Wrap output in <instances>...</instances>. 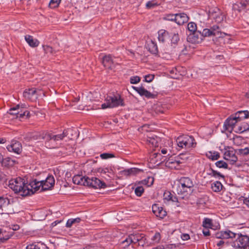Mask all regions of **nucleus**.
<instances>
[{
	"mask_svg": "<svg viewBox=\"0 0 249 249\" xmlns=\"http://www.w3.org/2000/svg\"><path fill=\"white\" fill-rule=\"evenodd\" d=\"M216 236L217 238L231 239V245L235 249H248L249 236L245 233H235L227 230L217 233Z\"/></svg>",
	"mask_w": 249,
	"mask_h": 249,
	"instance_id": "1",
	"label": "nucleus"
},
{
	"mask_svg": "<svg viewBox=\"0 0 249 249\" xmlns=\"http://www.w3.org/2000/svg\"><path fill=\"white\" fill-rule=\"evenodd\" d=\"M9 186L15 193L18 194L22 196L35 193L31 182L28 184L24 179L19 177L11 179L9 181Z\"/></svg>",
	"mask_w": 249,
	"mask_h": 249,
	"instance_id": "2",
	"label": "nucleus"
},
{
	"mask_svg": "<svg viewBox=\"0 0 249 249\" xmlns=\"http://www.w3.org/2000/svg\"><path fill=\"white\" fill-rule=\"evenodd\" d=\"M194 186V183L191 178L188 177H182L173 188L182 198H184L192 194Z\"/></svg>",
	"mask_w": 249,
	"mask_h": 249,
	"instance_id": "3",
	"label": "nucleus"
},
{
	"mask_svg": "<svg viewBox=\"0 0 249 249\" xmlns=\"http://www.w3.org/2000/svg\"><path fill=\"white\" fill-rule=\"evenodd\" d=\"M72 130L69 129L67 130H64L62 134L57 135H53L50 133H37L33 137V139L36 140H40L44 139L46 140L45 145L47 147L53 148L55 145L53 142L62 140L65 137H66L69 132Z\"/></svg>",
	"mask_w": 249,
	"mask_h": 249,
	"instance_id": "4",
	"label": "nucleus"
},
{
	"mask_svg": "<svg viewBox=\"0 0 249 249\" xmlns=\"http://www.w3.org/2000/svg\"><path fill=\"white\" fill-rule=\"evenodd\" d=\"M55 180L52 176H49L45 180L37 181L35 179L31 181V184L33 185V189L35 193L40 190L41 191L47 190L53 187L54 184Z\"/></svg>",
	"mask_w": 249,
	"mask_h": 249,
	"instance_id": "5",
	"label": "nucleus"
},
{
	"mask_svg": "<svg viewBox=\"0 0 249 249\" xmlns=\"http://www.w3.org/2000/svg\"><path fill=\"white\" fill-rule=\"evenodd\" d=\"M176 142L178 147L180 148H194L196 145L194 138L189 135H182L178 137L176 139Z\"/></svg>",
	"mask_w": 249,
	"mask_h": 249,
	"instance_id": "6",
	"label": "nucleus"
},
{
	"mask_svg": "<svg viewBox=\"0 0 249 249\" xmlns=\"http://www.w3.org/2000/svg\"><path fill=\"white\" fill-rule=\"evenodd\" d=\"M240 113L245 114V116H244V117H247L248 116V110L239 111L234 115H231L224 122V125L225 127L226 130L229 131L233 130L235 124L240 121L239 120V118H240L239 115H240Z\"/></svg>",
	"mask_w": 249,
	"mask_h": 249,
	"instance_id": "7",
	"label": "nucleus"
},
{
	"mask_svg": "<svg viewBox=\"0 0 249 249\" xmlns=\"http://www.w3.org/2000/svg\"><path fill=\"white\" fill-rule=\"evenodd\" d=\"M123 106V100L120 96H107L106 99V103L102 105V108H112L119 106Z\"/></svg>",
	"mask_w": 249,
	"mask_h": 249,
	"instance_id": "8",
	"label": "nucleus"
},
{
	"mask_svg": "<svg viewBox=\"0 0 249 249\" xmlns=\"http://www.w3.org/2000/svg\"><path fill=\"white\" fill-rule=\"evenodd\" d=\"M25 105H17L15 107L11 108L9 109L8 113L11 115H16L17 118H22L25 116H28L29 112L24 110L26 108Z\"/></svg>",
	"mask_w": 249,
	"mask_h": 249,
	"instance_id": "9",
	"label": "nucleus"
},
{
	"mask_svg": "<svg viewBox=\"0 0 249 249\" xmlns=\"http://www.w3.org/2000/svg\"><path fill=\"white\" fill-rule=\"evenodd\" d=\"M87 181L86 186L94 188H105L106 187V183L95 177L89 178L87 177Z\"/></svg>",
	"mask_w": 249,
	"mask_h": 249,
	"instance_id": "10",
	"label": "nucleus"
},
{
	"mask_svg": "<svg viewBox=\"0 0 249 249\" xmlns=\"http://www.w3.org/2000/svg\"><path fill=\"white\" fill-rule=\"evenodd\" d=\"M201 33L203 37H210L211 36H220L222 34L219 27L217 25H213L210 29H204Z\"/></svg>",
	"mask_w": 249,
	"mask_h": 249,
	"instance_id": "11",
	"label": "nucleus"
},
{
	"mask_svg": "<svg viewBox=\"0 0 249 249\" xmlns=\"http://www.w3.org/2000/svg\"><path fill=\"white\" fill-rule=\"evenodd\" d=\"M41 90H36L34 88L26 89L24 90L23 95L24 97L28 100L35 101L38 98V94Z\"/></svg>",
	"mask_w": 249,
	"mask_h": 249,
	"instance_id": "12",
	"label": "nucleus"
},
{
	"mask_svg": "<svg viewBox=\"0 0 249 249\" xmlns=\"http://www.w3.org/2000/svg\"><path fill=\"white\" fill-rule=\"evenodd\" d=\"M209 17L213 18L216 22H221L224 19V15L218 8L215 7L209 11Z\"/></svg>",
	"mask_w": 249,
	"mask_h": 249,
	"instance_id": "13",
	"label": "nucleus"
},
{
	"mask_svg": "<svg viewBox=\"0 0 249 249\" xmlns=\"http://www.w3.org/2000/svg\"><path fill=\"white\" fill-rule=\"evenodd\" d=\"M203 36L201 32L197 31L196 32L190 33L187 37L189 42L192 43H199L202 40Z\"/></svg>",
	"mask_w": 249,
	"mask_h": 249,
	"instance_id": "14",
	"label": "nucleus"
},
{
	"mask_svg": "<svg viewBox=\"0 0 249 249\" xmlns=\"http://www.w3.org/2000/svg\"><path fill=\"white\" fill-rule=\"evenodd\" d=\"M236 152L230 148L225 149L224 153V158L227 160L230 161L231 164H233L237 160V158L235 155Z\"/></svg>",
	"mask_w": 249,
	"mask_h": 249,
	"instance_id": "15",
	"label": "nucleus"
},
{
	"mask_svg": "<svg viewBox=\"0 0 249 249\" xmlns=\"http://www.w3.org/2000/svg\"><path fill=\"white\" fill-rule=\"evenodd\" d=\"M167 158L162 157L160 153H154L150 156V161L152 163L157 165L160 164L162 162H165Z\"/></svg>",
	"mask_w": 249,
	"mask_h": 249,
	"instance_id": "16",
	"label": "nucleus"
},
{
	"mask_svg": "<svg viewBox=\"0 0 249 249\" xmlns=\"http://www.w3.org/2000/svg\"><path fill=\"white\" fill-rule=\"evenodd\" d=\"M182 162V161L178 160V158L176 159L175 158L170 157L168 159H167L166 161H165V165L166 167L171 169H177Z\"/></svg>",
	"mask_w": 249,
	"mask_h": 249,
	"instance_id": "17",
	"label": "nucleus"
},
{
	"mask_svg": "<svg viewBox=\"0 0 249 249\" xmlns=\"http://www.w3.org/2000/svg\"><path fill=\"white\" fill-rule=\"evenodd\" d=\"M7 149L9 152L19 154L22 151V146L19 142L13 141L7 146Z\"/></svg>",
	"mask_w": 249,
	"mask_h": 249,
	"instance_id": "18",
	"label": "nucleus"
},
{
	"mask_svg": "<svg viewBox=\"0 0 249 249\" xmlns=\"http://www.w3.org/2000/svg\"><path fill=\"white\" fill-rule=\"evenodd\" d=\"M102 63L105 67L112 70L115 67V62L110 55H105L102 58Z\"/></svg>",
	"mask_w": 249,
	"mask_h": 249,
	"instance_id": "19",
	"label": "nucleus"
},
{
	"mask_svg": "<svg viewBox=\"0 0 249 249\" xmlns=\"http://www.w3.org/2000/svg\"><path fill=\"white\" fill-rule=\"evenodd\" d=\"M152 211L156 216L160 218H164L166 215V212L158 204H154L152 206Z\"/></svg>",
	"mask_w": 249,
	"mask_h": 249,
	"instance_id": "20",
	"label": "nucleus"
},
{
	"mask_svg": "<svg viewBox=\"0 0 249 249\" xmlns=\"http://www.w3.org/2000/svg\"><path fill=\"white\" fill-rule=\"evenodd\" d=\"M72 181L75 184L86 186L87 177L79 175H75L72 178Z\"/></svg>",
	"mask_w": 249,
	"mask_h": 249,
	"instance_id": "21",
	"label": "nucleus"
},
{
	"mask_svg": "<svg viewBox=\"0 0 249 249\" xmlns=\"http://www.w3.org/2000/svg\"><path fill=\"white\" fill-rule=\"evenodd\" d=\"M163 197L164 203H167L170 201L175 202H178V198L169 191H165L163 194Z\"/></svg>",
	"mask_w": 249,
	"mask_h": 249,
	"instance_id": "22",
	"label": "nucleus"
},
{
	"mask_svg": "<svg viewBox=\"0 0 249 249\" xmlns=\"http://www.w3.org/2000/svg\"><path fill=\"white\" fill-rule=\"evenodd\" d=\"M133 88L141 96H144L145 97L150 98L153 97V94L145 89L143 87H135Z\"/></svg>",
	"mask_w": 249,
	"mask_h": 249,
	"instance_id": "23",
	"label": "nucleus"
},
{
	"mask_svg": "<svg viewBox=\"0 0 249 249\" xmlns=\"http://www.w3.org/2000/svg\"><path fill=\"white\" fill-rule=\"evenodd\" d=\"M188 20V17L185 13L176 14V22L178 25H182Z\"/></svg>",
	"mask_w": 249,
	"mask_h": 249,
	"instance_id": "24",
	"label": "nucleus"
},
{
	"mask_svg": "<svg viewBox=\"0 0 249 249\" xmlns=\"http://www.w3.org/2000/svg\"><path fill=\"white\" fill-rule=\"evenodd\" d=\"M25 39L31 47H36L39 45L38 41L36 39H34L33 37L31 36H25Z\"/></svg>",
	"mask_w": 249,
	"mask_h": 249,
	"instance_id": "25",
	"label": "nucleus"
},
{
	"mask_svg": "<svg viewBox=\"0 0 249 249\" xmlns=\"http://www.w3.org/2000/svg\"><path fill=\"white\" fill-rule=\"evenodd\" d=\"M248 7L247 6V4L245 2H241L234 3L233 4L232 9L235 11H238L239 12L241 11L242 10L247 9Z\"/></svg>",
	"mask_w": 249,
	"mask_h": 249,
	"instance_id": "26",
	"label": "nucleus"
},
{
	"mask_svg": "<svg viewBox=\"0 0 249 249\" xmlns=\"http://www.w3.org/2000/svg\"><path fill=\"white\" fill-rule=\"evenodd\" d=\"M235 129L236 133H242L249 130V125L247 123L244 122L237 127H235Z\"/></svg>",
	"mask_w": 249,
	"mask_h": 249,
	"instance_id": "27",
	"label": "nucleus"
},
{
	"mask_svg": "<svg viewBox=\"0 0 249 249\" xmlns=\"http://www.w3.org/2000/svg\"><path fill=\"white\" fill-rule=\"evenodd\" d=\"M142 170L139 168H132L128 170H124V175L126 176H134L142 172Z\"/></svg>",
	"mask_w": 249,
	"mask_h": 249,
	"instance_id": "28",
	"label": "nucleus"
},
{
	"mask_svg": "<svg viewBox=\"0 0 249 249\" xmlns=\"http://www.w3.org/2000/svg\"><path fill=\"white\" fill-rule=\"evenodd\" d=\"M168 32L165 30H160L158 32V39L160 42H164L168 37Z\"/></svg>",
	"mask_w": 249,
	"mask_h": 249,
	"instance_id": "29",
	"label": "nucleus"
},
{
	"mask_svg": "<svg viewBox=\"0 0 249 249\" xmlns=\"http://www.w3.org/2000/svg\"><path fill=\"white\" fill-rule=\"evenodd\" d=\"M142 234L140 233H136V234H131L129 235L128 236L129 237L130 240L129 242H131L132 244H135L138 243L139 241L141 240L142 239L141 235Z\"/></svg>",
	"mask_w": 249,
	"mask_h": 249,
	"instance_id": "30",
	"label": "nucleus"
},
{
	"mask_svg": "<svg viewBox=\"0 0 249 249\" xmlns=\"http://www.w3.org/2000/svg\"><path fill=\"white\" fill-rule=\"evenodd\" d=\"M206 155L208 158L212 160H217L220 158L219 153L216 151H208L206 153Z\"/></svg>",
	"mask_w": 249,
	"mask_h": 249,
	"instance_id": "31",
	"label": "nucleus"
},
{
	"mask_svg": "<svg viewBox=\"0 0 249 249\" xmlns=\"http://www.w3.org/2000/svg\"><path fill=\"white\" fill-rule=\"evenodd\" d=\"M193 155L189 153H181L178 155V159L183 161L192 160L193 159Z\"/></svg>",
	"mask_w": 249,
	"mask_h": 249,
	"instance_id": "32",
	"label": "nucleus"
},
{
	"mask_svg": "<svg viewBox=\"0 0 249 249\" xmlns=\"http://www.w3.org/2000/svg\"><path fill=\"white\" fill-rule=\"evenodd\" d=\"M147 46L149 52L151 53L156 54L158 53V46L154 42L151 41L148 44Z\"/></svg>",
	"mask_w": 249,
	"mask_h": 249,
	"instance_id": "33",
	"label": "nucleus"
},
{
	"mask_svg": "<svg viewBox=\"0 0 249 249\" xmlns=\"http://www.w3.org/2000/svg\"><path fill=\"white\" fill-rule=\"evenodd\" d=\"M222 185L219 181H215L212 183V189L215 192H219L222 188Z\"/></svg>",
	"mask_w": 249,
	"mask_h": 249,
	"instance_id": "34",
	"label": "nucleus"
},
{
	"mask_svg": "<svg viewBox=\"0 0 249 249\" xmlns=\"http://www.w3.org/2000/svg\"><path fill=\"white\" fill-rule=\"evenodd\" d=\"M236 153L241 156H246L249 154V148H238L235 150Z\"/></svg>",
	"mask_w": 249,
	"mask_h": 249,
	"instance_id": "35",
	"label": "nucleus"
},
{
	"mask_svg": "<svg viewBox=\"0 0 249 249\" xmlns=\"http://www.w3.org/2000/svg\"><path fill=\"white\" fill-rule=\"evenodd\" d=\"M81 219L80 218L69 219L66 223V226L67 228H70L74 224L79 223Z\"/></svg>",
	"mask_w": 249,
	"mask_h": 249,
	"instance_id": "36",
	"label": "nucleus"
},
{
	"mask_svg": "<svg viewBox=\"0 0 249 249\" xmlns=\"http://www.w3.org/2000/svg\"><path fill=\"white\" fill-rule=\"evenodd\" d=\"M188 29L190 33L197 31L196 24L194 22H190L188 24Z\"/></svg>",
	"mask_w": 249,
	"mask_h": 249,
	"instance_id": "37",
	"label": "nucleus"
},
{
	"mask_svg": "<svg viewBox=\"0 0 249 249\" xmlns=\"http://www.w3.org/2000/svg\"><path fill=\"white\" fill-rule=\"evenodd\" d=\"M147 142L153 146L156 147L158 145V138L157 137H156V138L154 137H148Z\"/></svg>",
	"mask_w": 249,
	"mask_h": 249,
	"instance_id": "38",
	"label": "nucleus"
},
{
	"mask_svg": "<svg viewBox=\"0 0 249 249\" xmlns=\"http://www.w3.org/2000/svg\"><path fill=\"white\" fill-rule=\"evenodd\" d=\"M203 226L205 228H212V220L210 218H205L203 221Z\"/></svg>",
	"mask_w": 249,
	"mask_h": 249,
	"instance_id": "39",
	"label": "nucleus"
},
{
	"mask_svg": "<svg viewBox=\"0 0 249 249\" xmlns=\"http://www.w3.org/2000/svg\"><path fill=\"white\" fill-rule=\"evenodd\" d=\"M61 0H51L49 3V6L51 8H54L58 6Z\"/></svg>",
	"mask_w": 249,
	"mask_h": 249,
	"instance_id": "40",
	"label": "nucleus"
},
{
	"mask_svg": "<svg viewBox=\"0 0 249 249\" xmlns=\"http://www.w3.org/2000/svg\"><path fill=\"white\" fill-rule=\"evenodd\" d=\"M158 5L156 0H153L148 1L146 4V7L148 9H152Z\"/></svg>",
	"mask_w": 249,
	"mask_h": 249,
	"instance_id": "41",
	"label": "nucleus"
},
{
	"mask_svg": "<svg viewBox=\"0 0 249 249\" xmlns=\"http://www.w3.org/2000/svg\"><path fill=\"white\" fill-rule=\"evenodd\" d=\"M143 184L146 185L147 186L152 185L154 182V178L152 177H148L146 179L142 181Z\"/></svg>",
	"mask_w": 249,
	"mask_h": 249,
	"instance_id": "42",
	"label": "nucleus"
},
{
	"mask_svg": "<svg viewBox=\"0 0 249 249\" xmlns=\"http://www.w3.org/2000/svg\"><path fill=\"white\" fill-rule=\"evenodd\" d=\"M216 166L218 168H223L227 169L228 168V164L223 160H219L215 162Z\"/></svg>",
	"mask_w": 249,
	"mask_h": 249,
	"instance_id": "43",
	"label": "nucleus"
},
{
	"mask_svg": "<svg viewBox=\"0 0 249 249\" xmlns=\"http://www.w3.org/2000/svg\"><path fill=\"white\" fill-rule=\"evenodd\" d=\"M210 175H211L212 176H213L216 178H223L224 176L221 175V174L219 172H217L216 171H214L213 169H211L210 170V172L209 173Z\"/></svg>",
	"mask_w": 249,
	"mask_h": 249,
	"instance_id": "44",
	"label": "nucleus"
},
{
	"mask_svg": "<svg viewBox=\"0 0 249 249\" xmlns=\"http://www.w3.org/2000/svg\"><path fill=\"white\" fill-rule=\"evenodd\" d=\"M179 40V38L178 33H174L171 38V43L176 44Z\"/></svg>",
	"mask_w": 249,
	"mask_h": 249,
	"instance_id": "45",
	"label": "nucleus"
},
{
	"mask_svg": "<svg viewBox=\"0 0 249 249\" xmlns=\"http://www.w3.org/2000/svg\"><path fill=\"white\" fill-rule=\"evenodd\" d=\"M143 192L144 189L142 186H138L135 189V193L138 196H141Z\"/></svg>",
	"mask_w": 249,
	"mask_h": 249,
	"instance_id": "46",
	"label": "nucleus"
},
{
	"mask_svg": "<svg viewBox=\"0 0 249 249\" xmlns=\"http://www.w3.org/2000/svg\"><path fill=\"white\" fill-rule=\"evenodd\" d=\"M161 239L160 234L159 232H156L152 238V240L153 243H159Z\"/></svg>",
	"mask_w": 249,
	"mask_h": 249,
	"instance_id": "47",
	"label": "nucleus"
},
{
	"mask_svg": "<svg viewBox=\"0 0 249 249\" xmlns=\"http://www.w3.org/2000/svg\"><path fill=\"white\" fill-rule=\"evenodd\" d=\"M41 247H42V245L39 244H32L28 245L26 249H41Z\"/></svg>",
	"mask_w": 249,
	"mask_h": 249,
	"instance_id": "48",
	"label": "nucleus"
},
{
	"mask_svg": "<svg viewBox=\"0 0 249 249\" xmlns=\"http://www.w3.org/2000/svg\"><path fill=\"white\" fill-rule=\"evenodd\" d=\"M140 77L138 76H132L130 78V83L132 84H137L140 81Z\"/></svg>",
	"mask_w": 249,
	"mask_h": 249,
	"instance_id": "49",
	"label": "nucleus"
},
{
	"mask_svg": "<svg viewBox=\"0 0 249 249\" xmlns=\"http://www.w3.org/2000/svg\"><path fill=\"white\" fill-rule=\"evenodd\" d=\"M130 240L129 236H128L121 243V245L122 247L124 248H126L128 247L131 244V242H129Z\"/></svg>",
	"mask_w": 249,
	"mask_h": 249,
	"instance_id": "50",
	"label": "nucleus"
},
{
	"mask_svg": "<svg viewBox=\"0 0 249 249\" xmlns=\"http://www.w3.org/2000/svg\"><path fill=\"white\" fill-rule=\"evenodd\" d=\"M165 19L169 21H175L176 22V14H169L166 16Z\"/></svg>",
	"mask_w": 249,
	"mask_h": 249,
	"instance_id": "51",
	"label": "nucleus"
},
{
	"mask_svg": "<svg viewBox=\"0 0 249 249\" xmlns=\"http://www.w3.org/2000/svg\"><path fill=\"white\" fill-rule=\"evenodd\" d=\"M44 50L46 53H51L53 54V49L52 47L49 46H44Z\"/></svg>",
	"mask_w": 249,
	"mask_h": 249,
	"instance_id": "52",
	"label": "nucleus"
},
{
	"mask_svg": "<svg viewBox=\"0 0 249 249\" xmlns=\"http://www.w3.org/2000/svg\"><path fill=\"white\" fill-rule=\"evenodd\" d=\"M100 157L102 159H107L114 157V156L113 154L110 153H103L101 154Z\"/></svg>",
	"mask_w": 249,
	"mask_h": 249,
	"instance_id": "53",
	"label": "nucleus"
},
{
	"mask_svg": "<svg viewBox=\"0 0 249 249\" xmlns=\"http://www.w3.org/2000/svg\"><path fill=\"white\" fill-rule=\"evenodd\" d=\"M154 78L153 74H147L144 76V81L146 82H151Z\"/></svg>",
	"mask_w": 249,
	"mask_h": 249,
	"instance_id": "54",
	"label": "nucleus"
},
{
	"mask_svg": "<svg viewBox=\"0 0 249 249\" xmlns=\"http://www.w3.org/2000/svg\"><path fill=\"white\" fill-rule=\"evenodd\" d=\"M7 200L6 198L0 196V209L6 203Z\"/></svg>",
	"mask_w": 249,
	"mask_h": 249,
	"instance_id": "55",
	"label": "nucleus"
},
{
	"mask_svg": "<svg viewBox=\"0 0 249 249\" xmlns=\"http://www.w3.org/2000/svg\"><path fill=\"white\" fill-rule=\"evenodd\" d=\"M141 236H142V239H141V240L139 241L138 243L139 246H143L144 245V244H145V238L144 237V236L143 234H142Z\"/></svg>",
	"mask_w": 249,
	"mask_h": 249,
	"instance_id": "56",
	"label": "nucleus"
},
{
	"mask_svg": "<svg viewBox=\"0 0 249 249\" xmlns=\"http://www.w3.org/2000/svg\"><path fill=\"white\" fill-rule=\"evenodd\" d=\"M181 238L183 240L186 241L190 239V236L187 233H183L181 234Z\"/></svg>",
	"mask_w": 249,
	"mask_h": 249,
	"instance_id": "57",
	"label": "nucleus"
},
{
	"mask_svg": "<svg viewBox=\"0 0 249 249\" xmlns=\"http://www.w3.org/2000/svg\"><path fill=\"white\" fill-rule=\"evenodd\" d=\"M177 247L175 244L168 245L166 247L167 249H177Z\"/></svg>",
	"mask_w": 249,
	"mask_h": 249,
	"instance_id": "58",
	"label": "nucleus"
},
{
	"mask_svg": "<svg viewBox=\"0 0 249 249\" xmlns=\"http://www.w3.org/2000/svg\"><path fill=\"white\" fill-rule=\"evenodd\" d=\"M209 228H205V229L203 230V233L204 236H207L210 235V231L208 229Z\"/></svg>",
	"mask_w": 249,
	"mask_h": 249,
	"instance_id": "59",
	"label": "nucleus"
},
{
	"mask_svg": "<svg viewBox=\"0 0 249 249\" xmlns=\"http://www.w3.org/2000/svg\"><path fill=\"white\" fill-rule=\"evenodd\" d=\"M239 116L240 117V118H239V120L240 121L242 119L248 118L249 117V112L248 111V116L247 117H244V116H245V114H243H243L240 113V115H239Z\"/></svg>",
	"mask_w": 249,
	"mask_h": 249,
	"instance_id": "60",
	"label": "nucleus"
},
{
	"mask_svg": "<svg viewBox=\"0 0 249 249\" xmlns=\"http://www.w3.org/2000/svg\"><path fill=\"white\" fill-rule=\"evenodd\" d=\"M10 228L12 229L13 231H17L19 230V226L18 225H12Z\"/></svg>",
	"mask_w": 249,
	"mask_h": 249,
	"instance_id": "61",
	"label": "nucleus"
},
{
	"mask_svg": "<svg viewBox=\"0 0 249 249\" xmlns=\"http://www.w3.org/2000/svg\"><path fill=\"white\" fill-rule=\"evenodd\" d=\"M244 203L249 207V197H246L244 199Z\"/></svg>",
	"mask_w": 249,
	"mask_h": 249,
	"instance_id": "62",
	"label": "nucleus"
},
{
	"mask_svg": "<svg viewBox=\"0 0 249 249\" xmlns=\"http://www.w3.org/2000/svg\"><path fill=\"white\" fill-rule=\"evenodd\" d=\"M4 178V175L1 171H0V182L2 181Z\"/></svg>",
	"mask_w": 249,
	"mask_h": 249,
	"instance_id": "63",
	"label": "nucleus"
},
{
	"mask_svg": "<svg viewBox=\"0 0 249 249\" xmlns=\"http://www.w3.org/2000/svg\"><path fill=\"white\" fill-rule=\"evenodd\" d=\"M224 243V242L223 241V240H220L219 241H218L216 245L217 246H222V245H223Z\"/></svg>",
	"mask_w": 249,
	"mask_h": 249,
	"instance_id": "64",
	"label": "nucleus"
}]
</instances>
